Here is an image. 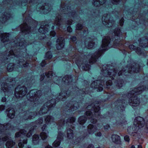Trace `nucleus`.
Segmentation results:
<instances>
[{
    "label": "nucleus",
    "mask_w": 148,
    "mask_h": 148,
    "mask_svg": "<svg viewBox=\"0 0 148 148\" xmlns=\"http://www.w3.org/2000/svg\"><path fill=\"white\" fill-rule=\"evenodd\" d=\"M9 34L6 33H1L0 38L1 41L3 42H9L10 45H11V49L10 51H5L3 54L0 56V62L6 63L14 58L16 60L17 62L15 65L12 63L9 64L7 67V70L11 72L13 70L19 71V68L21 69L23 67H27L29 63L27 62L28 57H30L28 54H26V49L25 47L27 45L31 44L32 43L26 42L24 43L23 39H16L13 42H9Z\"/></svg>",
    "instance_id": "1"
},
{
    "label": "nucleus",
    "mask_w": 148,
    "mask_h": 148,
    "mask_svg": "<svg viewBox=\"0 0 148 148\" xmlns=\"http://www.w3.org/2000/svg\"><path fill=\"white\" fill-rule=\"evenodd\" d=\"M132 63L131 60L128 61L129 64H127L126 67H125L123 69L119 68V72L117 73L118 69L115 68L113 65L110 64L103 65L101 70V74L106 77L109 76L112 79H114L118 76L121 75H125L127 76L129 75V74H132L134 73H137L140 71V66L138 64L135 63Z\"/></svg>",
    "instance_id": "2"
},
{
    "label": "nucleus",
    "mask_w": 148,
    "mask_h": 148,
    "mask_svg": "<svg viewBox=\"0 0 148 148\" xmlns=\"http://www.w3.org/2000/svg\"><path fill=\"white\" fill-rule=\"evenodd\" d=\"M68 7L69 6L68 5H65L63 3H61L60 9L61 12V15L58 16H57L53 24L51 22H49L48 23V24L47 25L45 22H42L40 27L39 29V32L42 34H45L47 32H48L49 28V26H51V24L52 25V29H54V26L56 25L57 26L56 28H58L60 30L62 31L63 29V30H64L66 28H63L62 27H64V25L65 24H62L63 20L61 18V17L63 16L70 17L71 16L74 17L75 16H76V12H73L70 8L69 9ZM69 8H70V7Z\"/></svg>",
    "instance_id": "3"
},
{
    "label": "nucleus",
    "mask_w": 148,
    "mask_h": 148,
    "mask_svg": "<svg viewBox=\"0 0 148 148\" xmlns=\"http://www.w3.org/2000/svg\"><path fill=\"white\" fill-rule=\"evenodd\" d=\"M121 34L120 29L116 28L114 31V37L112 38V41L110 37H105L103 39L102 44L101 47L98 51L95 52L91 56L90 59L88 60L89 61V63L92 64L95 62L98 58L99 57L104 51L112 47V44L113 46L114 47H120L121 45L120 41Z\"/></svg>",
    "instance_id": "4"
},
{
    "label": "nucleus",
    "mask_w": 148,
    "mask_h": 148,
    "mask_svg": "<svg viewBox=\"0 0 148 148\" xmlns=\"http://www.w3.org/2000/svg\"><path fill=\"white\" fill-rule=\"evenodd\" d=\"M88 89V87L86 88V89L82 88L79 90L77 87H76L74 88H73L71 92L69 90L66 91H64L63 92L61 91L57 97H55L51 100L45 103L40 109L38 113L40 115H41L47 113L48 110L51 109L53 107L55 106L57 100L64 101L67 97L69 96L72 93H74H74L76 92L77 95L79 93L80 95L83 96L84 94H88V91L87 90ZM53 96L52 97L53 98Z\"/></svg>",
    "instance_id": "5"
},
{
    "label": "nucleus",
    "mask_w": 148,
    "mask_h": 148,
    "mask_svg": "<svg viewBox=\"0 0 148 148\" xmlns=\"http://www.w3.org/2000/svg\"><path fill=\"white\" fill-rule=\"evenodd\" d=\"M146 87L143 86L138 87L131 90L127 96L130 98L128 103L132 107H136L139 105L140 103V99L135 95L141 93L145 89Z\"/></svg>",
    "instance_id": "6"
},
{
    "label": "nucleus",
    "mask_w": 148,
    "mask_h": 148,
    "mask_svg": "<svg viewBox=\"0 0 148 148\" xmlns=\"http://www.w3.org/2000/svg\"><path fill=\"white\" fill-rule=\"evenodd\" d=\"M87 108L88 110L86 112V115L90 119V122L91 123H95L97 120L94 118L92 113H94L95 118H97L100 116V107L99 105H95L94 103L88 106Z\"/></svg>",
    "instance_id": "7"
},
{
    "label": "nucleus",
    "mask_w": 148,
    "mask_h": 148,
    "mask_svg": "<svg viewBox=\"0 0 148 148\" xmlns=\"http://www.w3.org/2000/svg\"><path fill=\"white\" fill-rule=\"evenodd\" d=\"M28 12H26L23 14V17L25 19L24 23L20 25L21 30L22 34H26L30 32L31 28H30L28 25L31 24V21H34L29 16V14L27 15Z\"/></svg>",
    "instance_id": "8"
},
{
    "label": "nucleus",
    "mask_w": 148,
    "mask_h": 148,
    "mask_svg": "<svg viewBox=\"0 0 148 148\" xmlns=\"http://www.w3.org/2000/svg\"><path fill=\"white\" fill-rule=\"evenodd\" d=\"M145 124V121L143 118L140 116L136 117L134 119L133 126L129 127L127 129V131L130 134H132L134 133H135V131L143 127Z\"/></svg>",
    "instance_id": "9"
},
{
    "label": "nucleus",
    "mask_w": 148,
    "mask_h": 148,
    "mask_svg": "<svg viewBox=\"0 0 148 148\" xmlns=\"http://www.w3.org/2000/svg\"><path fill=\"white\" fill-rule=\"evenodd\" d=\"M41 95V91L33 90H31L29 93L27 94V97L29 101L33 102L32 104L34 106V104L40 103L39 99Z\"/></svg>",
    "instance_id": "10"
},
{
    "label": "nucleus",
    "mask_w": 148,
    "mask_h": 148,
    "mask_svg": "<svg viewBox=\"0 0 148 148\" xmlns=\"http://www.w3.org/2000/svg\"><path fill=\"white\" fill-rule=\"evenodd\" d=\"M73 59V62H75V63L79 68L81 65L82 66V69L85 71L88 70L90 67V65L88 64V62H86L85 59H84L82 61L81 60L80 57L78 55H75L72 57L71 58Z\"/></svg>",
    "instance_id": "11"
},
{
    "label": "nucleus",
    "mask_w": 148,
    "mask_h": 148,
    "mask_svg": "<svg viewBox=\"0 0 148 148\" xmlns=\"http://www.w3.org/2000/svg\"><path fill=\"white\" fill-rule=\"evenodd\" d=\"M65 110L70 112L76 110L79 107L78 102L75 101H70L66 102L64 105Z\"/></svg>",
    "instance_id": "12"
},
{
    "label": "nucleus",
    "mask_w": 148,
    "mask_h": 148,
    "mask_svg": "<svg viewBox=\"0 0 148 148\" xmlns=\"http://www.w3.org/2000/svg\"><path fill=\"white\" fill-rule=\"evenodd\" d=\"M10 84L8 85L9 83L6 84L4 83L1 84V92L3 91L5 95L8 96L10 95L11 94V88L13 87V81L12 80L11 81V79H8Z\"/></svg>",
    "instance_id": "13"
},
{
    "label": "nucleus",
    "mask_w": 148,
    "mask_h": 148,
    "mask_svg": "<svg viewBox=\"0 0 148 148\" xmlns=\"http://www.w3.org/2000/svg\"><path fill=\"white\" fill-rule=\"evenodd\" d=\"M27 92V89L25 86H18L15 90V96L17 99L21 98L25 96Z\"/></svg>",
    "instance_id": "14"
},
{
    "label": "nucleus",
    "mask_w": 148,
    "mask_h": 148,
    "mask_svg": "<svg viewBox=\"0 0 148 148\" xmlns=\"http://www.w3.org/2000/svg\"><path fill=\"white\" fill-rule=\"evenodd\" d=\"M87 132L88 134L84 133L83 136L81 138L79 137L77 139V142H80L82 141L84 138H87L89 137V134H92L97 130V127L92 124H90L88 126Z\"/></svg>",
    "instance_id": "15"
},
{
    "label": "nucleus",
    "mask_w": 148,
    "mask_h": 148,
    "mask_svg": "<svg viewBox=\"0 0 148 148\" xmlns=\"http://www.w3.org/2000/svg\"><path fill=\"white\" fill-rule=\"evenodd\" d=\"M102 21L103 23L107 27L112 26L114 23L113 18L110 14H104L102 17Z\"/></svg>",
    "instance_id": "16"
},
{
    "label": "nucleus",
    "mask_w": 148,
    "mask_h": 148,
    "mask_svg": "<svg viewBox=\"0 0 148 148\" xmlns=\"http://www.w3.org/2000/svg\"><path fill=\"white\" fill-rule=\"evenodd\" d=\"M127 102L125 100V99L118 100L114 103L116 109L122 112L125 110L124 106L127 104Z\"/></svg>",
    "instance_id": "17"
},
{
    "label": "nucleus",
    "mask_w": 148,
    "mask_h": 148,
    "mask_svg": "<svg viewBox=\"0 0 148 148\" xmlns=\"http://www.w3.org/2000/svg\"><path fill=\"white\" fill-rule=\"evenodd\" d=\"M104 84V82L103 80L101 81L99 80H96L93 82L91 84V87L92 88L97 89V91H101L103 90V85Z\"/></svg>",
    "instance_id": "18"
},
{
    "label": "nucleus",
    "mask_w": 148,
    "mask_h": 148,
    "mask_svg": "<svg viewBox=\"0 0 148 148\" xmlns=\"http://www.w3.org/2000/svg\"><path fill=\"white\" fill-rule=\"evenodd\" d=\"M4 12L3 14L1 12H0V25L1 26L2 25L7 21L10 19L11 17V14L9 12Z\"/></svg>",
    "instance_id": "19"
},
{
    "label": "nucleus",
    "mask_w": 148,
    "mask_h": 148,
    "mask_svg": "<svg viewBox=\"0 0 148 148\" xmlns=\"http://www.w3.org/2000/svg\"><path fill=\"white\" fill-rule=\"evenodd\" d=\"M46 75L47 77L53 78L52 79L54 83L57 84H59V82L61 78L57 77L55 73L52 71H50L46 73Z\"/></svg>",
    "instance_id": "20"
},
{
    "label": "nucleus",
    "mask_w": 148,
    "mask_h": 148,
    "mask_svg": "<svg viewBox=\"0 0 148 148\" xmlns=\"http://www.w3.org/2000/svg\"><path fill=\"white\" fill-rule=\"evenodd\" d=\"M32 130H30L29 132L27 134V135H25V134L26 133V131L24 129L22 130H20L19 132H17L15 134V137L17 138L20 136L23 137H25L26 136L27 137H29L32 135Z\"/></svg>",
    "instance_id": "21"
},
{
    "label": "nucleus",
    "mask_w": 148,
    "mask_h": 148,
    "mask_svg": "<svg viewBox=\"0 0 148 148\" xmlns=\"http://www.w3.org/2000/svg\"><path fill=\"white\" fill-rule=\"evenodd\" d=\"M63 134L61 132H59L57 139L55 140L53 144L54 147H56L58 146L60 143L61 141L63 139Z\"/></svg>",
    "instance_id": "22"
},
{
    "label": "nucleus",
    "mask_w": 148,
    "mask_h": 148,
    "mask_svg": "<svg viewBox=\"0 0 148 148\" xmlns=\"http://www.w3.org/2000/svg\"><path fill=\"white\" fill-rule=\"evenodd\" d=\"M37 115L36 113L30 112L29 111H27L24 112L23 118L25 120L31 119L34 118Z\"/></svg>",
    "instance_id": "23"
},
{
    "label": "nucleus",
    "mask_w": 148,
    "mask_h": 148,
    "mask_svg": "<svg viewBox=\"0 0 148 148\" xmlns=\"http://www.w3.org/2000/svg\"><path fill=\"white\" fill-rule=\"evenodd\" d=\"M64 39L63 37H59L56 41V47L57 49H62L64 45Z\"/></svg>",
    "instance_id": "24"
},
{
    "label": "nucleus",
    "mask_w": 148,
    "mask_h": 148,
    "mask_svg": "<svg viewBox=\"0 0 148 148\" xmlns=\"http://www.w3.org/2000/svg\"><path fill=\"white\" fill-rule=\"evenodd\" d=\"M13 130V127L10 123L0 124V134H4V132L7 130Z\"/></svg>",
    "instance_id": "25"
},
{
    "label": "nucleus",
    "mask_w": 148,
    "mask_h": 148,
    "mask_svg": "<svg viewBox=\"0 0 148 148\" xmlns=\"http://www.w3.org/2000/svg\"><path fill=\"white\" fill-rule=\"evenodd\" d=\"M139 45L143 47H148V39L145 37H143L138 40Z\"/></svg>",
    "instance_id": "26"
},
{
    "label": "nucleus",
    "mask_w": 148,
    "mask_h": 148,
    "mask_svg": "<svg viewBox=\"0 0 148 148\" xmlns=\"http://www.w3.org/2000/svg\"><path fill=\"white\" fill-rule=\"evenodd\" d=\"M51 9V7L50 4L48 3H45L44 6L43 5L40 8V10L42 11L43 13L44 14L48 13Z\"/></svg>",
    "instance_id": "27"
},
{
    "label": "nucleus",
    "mask_w": 148,
    "mask_h": 148,
    "mask_svg": "<svg viewBox=\"0 0 148 148\" xmlns=\"http://www.w3.org/2000/svg\"><path fill=\"white\" fill-rule=\"evenodd\" d=\"M46 127V125L44 124L41 128L42 132L40 134V136L43 140L46 139L48 136V132L47 130H45Z\"/></svg>",
    "instance_id": "28"
},
{
    "label": "nucleus",
    "mask_w": 148,
    "mask_h": 148,
    "mask_svg": "<svg viewBox=\"0 0 148 148\" xmlns=\"http://www.w3.org/2000/svg\"><path fill=\"white\" fill-rule=\"evenodd\" d=\"M111 139L113 142L116 144H119L121 143L120 137L116 134H113L112 135Z\"/></svg>",
    "instance_id": "29"
},
{
    "label": "nucleus",
    "mask_w": 148,
    "mask_h": 148,
    "mask_svg": "<svg viewBox=\"0 0 148 148\" xmlns=\"http://www.w3.org/2000/svg\"><path fill=\"white\" fill-rule=\"evenodd\" d=\"M91 40L90 38L86 39L85 42V44L86 46L88 49L92 48L94 46V43L93 41Z\"/></svg>",
    "instance_id": "30"
},
{
    "label": "nucleus",
    "mask_w": 148,
    "mask_h": 148,
    "mask_svg": "<svg viewBox=\"0 0 148 148\" xmlns=\"http://www.w3.org/2000/svg\"><path fill=\"white\" fill-rule=\"evenodd\" d=\"M7 116L10 119L14 118L15 116V112L13 108H8L6 110Z\"/></svg>",
    "instance_id": "31"
},
{
    "label": "nucleus",
    "mask_w": 148,
    "mask_h": 148,
    "mask_svg": "<svg viewBox=\"0 0 148 148\" xmlns=\"http://www.w3.org/2000/svg\"><path fill=\"white\" fill-rule=\"evenodd\" d=\"M72 80L71 76L66 75L62 79V82L65 84H69Z\"/></svg>",
    "instance_id": "32"
},
{
    "label": "nucleus",
    "mask_w": 148,
    "mask_h": 148,
    "mask_svg": "<svg viewBox=\"0 0 148 148\" xmlns=\"http://www.w3.org/2000/svg\"><path fill=\"white\" fill-rule=\"evenodd\" d=\"M106 1V0H93L92 3L95 6L97 7L103 4Z\"/></svg>",
    "instance_id": "33"
},
{
    "label": "nucleus",
    "mask_w": 148,
    "mask_h": 148,
    "mask_svg": "<svg viewBox=\"0 0 148 148\" xmlns=\"http://www.w3.org/2000/svg\"><path fill=\"white\" fill-rule=\"evenodd\" d=\"M129 48L131 50H135L137 54L139 55L142 53V52L139 48H137L136 49V46L134 45H129Z\"/></svg>",
    "instance_id": "34"
},
{
    "label": "nucleus",
    "mask_w": 148,
    "mask_h": 148,
    "mask_svg": "<svg viewBox=\"0 0 148 148\" xmlns=\"http://www.w3.org/2000/svg\"><path fill=\"white\" fill-rule=\"evenodd\" d=\"M75 120V118L73 117H71L67 120L66 121V123L68 125L70 124V125H71L70 127H71L72 129H73L74 127V126H73L74 125L73 123H74Z\"/></svg>",
    "instance_id": "35"
},
{
    "label": "nucleus",
    "mask_w": 148,
    "mask_h": 148,
    "mask_svg": "<svg viewBox=\"0 0 148 148\" xmlns=\"http://www.w3.org/2000/svg\"><path fill=\"white\" fill-rule=\"evenodd\" d=\"M32 143L35 145L38 144L39 142V136L38 135L35 134L33 136Z\"/></svg>",
    "instance_id": "36"
},
{
    "label": "nucleus",
    "mask_w": 148,
    "mask_h": 148,
    "mask_svg": "<svg viewBox=\"0 0 148 148\" xmlns=\"http://www.w3.org/2000/svg\"><path fill=\"white\" fill-rule=\"evenodd\" d=\"M67 137L69 139H72L73 138V131L70 128L67 129Z\"/></svg>",
    "instance_id": "37"
},
{
    "label": "nucleus",
    "mask_w": 148,
    "mask_h": 148,
    "mask_svg": "<svg viewBox=\"0 0 148 148\" xmlns=\"http://www.w3.org/2000/svg\"><path fill=\"white\" fill-rule=\"evenodd\" d=\"M64 116H62V118L59 119V120L58 121V129H60V127H62L65 124V121H64Z\"/></svg>",
    "instance_id": "38"
},
{
    "label": "nucleus",
    "mask_w": 148,
    "mask_h": 148,
    "mask_svg": "<svg viewBox=\"0 0 148 148\" xmlns=\"http://www.w3.org/2000/svg\"><path fill=\"white\" fill-rule=\"evenodd\" d=\"M86 121V118L85 116H80L78 119V122L81 125H83Z\"/></svg>",
    "instance_id": "39"
},
{
    "label": "nucleus",
    "mask_w": 148,
    "mask_h": 148,
    "mask_svg": "<svg viewBox=\"0 0 148 148\" xmlns=\"http://www.w3.org/2000/svg\"><path fill=\"white\" fill-rule=\"evenodd\" d=\"M15 145V143L11 140H9L6 142V146L7 148H10Z\"/></svg>",
    "instance_id": "40"
},
{
    "label": "nucleus",
    "mask_w": 148,
    "mask_h": 148,
    "mask_svg": "<svg viewBox=\"0 0 148 148\" xmlns=\"http://www.w3.org/2000/svg\"><path fill=\"white\" fill-rule=\"evenodd\" d=\"M43 121V119L42 118H39L38 120H37L36 122H33L32 123V125H34V128L35 127H36V125H35V124H36L37 125H39L41 124Z\"/></svg>",
    "instance_id": "41"
},
{
    "label": "nucleus",
    "mask_w": 148,
    "mask_h": 148,
    "mask_svg": "<svg viewBox=\"0 0 148 148\" xmlns=\"http://www.w3.org/2000/svg\"><path fill=\"white\" fill-rule=\"evenodd\" d=\"M54 118L52 116H48L45 119V121L47 123H51V122H52L54 121Z\"/></svg>",
    "instance_id": "42"
},
{
    "label": "nucleus",
    "mask_w": 148,
    "mask_h": 148,
    "mask_svg": "<svg viewBox=\"0 0 148 148\" xmlns=\"http://www.w3.org/2000/svg\"><path fill=\"white\" fill-rule=\"evenodd\" d=\"M124 83V82L122 79H118L115 82V84L116 86L119 87H121L123 86V84Z\"/></svg>",
    "instance_id": "43"
},
{
    "label": "nucleus",
    "mask_w": 148,
    "mask_h": 148,
    "mask_svg": "<svg viewBox=\"0 0 148 148\" xmlns=\"http://www.w3.org/2000/svg\"><path fill=\"white\" fill-rule=\"evenodd\" d=\"M27 139H24L23 141V142H19L18 143V146L19 147H24V145L27 144Z\"/></svg>",
    "instance_id": "44"
},
{
    "label": "nucleus",
    "mask_w": 148,
    "mask_h": 148,
    "mask_svg": "<svg viewBox=\"0 0 148 148\" xmlns=\"http://www.w3.org/2000/svg\"><path fill=\"white\" fill-rule=\"evenodd\" d=\"M52 54L50 51L47 52L45 55L46 58L47 59H50L52 57Z\"/></svg>",
    "instance_id": "45"
},
{
    "label": "nucleus",
    "mask_w": 148,
    "mask_h": 148,
    "mask_svg": "<svg viewBox=\"0 0 148 148\" xmlns=\"http://www.w3.org/2000/svg\"><path fill=\"white\" fill-rule=\"evenodd\" d=\"M112 84V81L110 80H109L108 81H107L106 82V85L107 86V87L108 88V86H111Z\"/></svg>",
    "instance_id": "46"
},
{
    "label": "nucleus",
    "mask_w": 148,
    "mask_h": 148,
    "mask_svg": "<svg viewBox=\"0 0 148 148\" xmlns=\"http://www.w3.org/2000/svg\"><path fill=\"white\" fill-rule=\"evenodd\" d=\"M29 2V3H32V1L30 0H29V1H27L26 0H23L21 1V4L22 5L23 4V3H25L24 5H27L26 3H27Z\"/></svg>",
    "instance_id": "47"
},
{
    "label": "nucleus",
    "mask_w": 148,
    "mask_h": 148,
    "mask_svg": "<svg viewBox=\"0 0 148 148\" xmlns=\"http://www.w3.org/2000/svg\"><path fill=\"white\" fill-rule=\"evenodd\" d=\"M8 139V137L6 136L2 138L1 140V138H0V143L2 141L3 143L4 141H6Z\"/></svg>",
    "instance_id": "48"
},
{
    "label": "nucleus",
    "mask_w": 148,
    "mask_h": 148,
    "mask_svg": "<svg viewBox=\"0 0 148 148\" xmlns=\"http://www.w3.org/2000/svg\"><path fill=\"white\" fill-rule=\"evenodd\" d=\"M82 25L80 24H78L76 26V28L77 30H81L82 29Z\"/></svg>",
    "instance_id": "49"
},
{
    "label": "nucleus",
    "mask_w": 148,
    "mask_h": 148,
    "mask_svg": "<svg viewBox=\"0 0 148 148\" xmlns=\"http://www.w3.org/2000/svg\"><path fill=\"white\" fill-rule=\"evenodd\" d=\"M124 139L125 140L128 142L130 141V138L129 136L127 135H126L124 136Z\"/></svg>",
    "instance_id": "50"
},
{
    "label": "nucleus",
    "mask_w": 148,
    "mask_h": 148,
    "mask_svg": "<svg viewBox=\"0 0 148 148\" xmlns=\"http://www.w3.org/2000/svg\"><path fill=\"white\" fill-rule=\"evenodd\" d=\"M120 0H112V3L113 4H117L119 3Z\"/></svg>",
    "instance_id": "51"
},
{
    "label": "nucleus",
    "mask_w": 148,
    "mask_h": 148,
    "mask_svg": "<svg viewBox=\"0 0 148 148\" xmlns=\"http://www.w3.org/2000/svg\"><path fill=\"white\" fill-rule=\"evenodd\" d=\"M124 21V19L123 18H122L120 21V25L121 26H122L123 25Z\"/></svg>",
    "instance_id": "52"
},
{
    "label": "nucleus",
    "mask_w": 148,
    "mask_h": 148,
    "mask_svg": "<svg viewBox=\"0 0 148 148\" xmlns=\"http://www.w3.org/2000/svg\"><path fill=\"white\" fill-rule=\"evenodd\" d=\"M5 106L3 105H1L0 106V110L2 111L5 110Z\"/></svg>",
    "instance_id": "53"
},
{
    "label": "nucleus",
    "mask_w": 148,
    "mask_h": 148,
    "mask_svg": "<svg viewBox=\"0 0 148 148\" xmlns=\"http://www.w3.org/2000/svg\"><path fill=\"white\" fill-rule=\"evenodd\" d=\"M50 34L51 36L53 37L55 36L56 33L54 31H52L50 32Z\"/></svg>",
    "instance_id": "54"
},
{
    "label": "nucleus",
    "mask_w": 148,
    "mask_h": 148,
    "mask_svg": "<svg viewBox=\"0 0 148 148\" xmlns=\"http://www.w3.org/2000/svg\"><path fill=\"white\" fill-rule=\"evenodd\" d=\"M46 64V61L45 60H43L42 61V62L41 63V65L42 67H43Z\"/></svg>",
    "instance_id": "55"
},
{
    "label": "nucleus",
    "mask_w": 148,
    "mask_h": 148,
    "mask_svg": "<svg viewBox=\"0 0 148 148\" xmlns=\"http://www.w3.org/2000/svg\"><path fill=\"white\" fill-rule=\"evenodd\" d=\"M71 40L73 42H75L76 40V38L75 36H73L71 38Z\"/></svg>",
    "instance_id": "56"
},
{
    "label": "nucleus",
    "mask_w": 148,
    "mask_h": 148,
    "mask_svg": "<svg viewBox=\"0 0 148 148\" xmlns=\"http://www.w3.org/2000/svg\"><path fill=\"white\" fill-rule=\"evenodd\" d=\"M67 29V31L69 32H71L72 31V29L71 28L70 26L68 27Z\"/></svg>",
    "instance_id": "57"
},
{
    "label": "nucleus",
    "mask_w": 148,
    "mask_h": 148,
    "mask_svg": "<svg viewBox=\"0 0 148 148\" xmlns=\"http://www.w3.org/2000/svg\"><path fill=\"white\" fill-rule=\"evenodd\" d=\"M95 135L97 136L100 137L101 136L102 134L101 132H99L96 133Z\"/></svg>",
    "instance_id": "58"
},
{
    "label": "nucleus",
    "mask_w": 148,
    "mask_h": 148,
    "mask_svg": "<svg viewBox=\"0 0 148 148\" xmlns=\"http://www.w3.org/2000/svg\"><path fill=\"white\" fill-rule=\"evenodd\" d=\"M110 127V126L108 125H106L104 126V129L105 130H108Z\"/></svg>",
    "instance_id": "59"
},
{
    "label": "nucleus",
    "mask_w": 148,
    "mask_h": 148,
    "mask_svg": "<svg viewBox=\"0 0 148 148\" xmlns=\"http://www.w3.org/2000/svg\"><path fill=\"white\" fill-rule=\"evenodd\" d=\"M51 42H50V41H49L47 42V45L48 47V48L49 49H50V47H50L51 45Z\"/></svg>",
    "instance_id": "60"
},
{
    "label": "nucleus",
    "mask_w": 148,
    "mask_h": 148,
    "mask_svg": "<svg viewBox=\"0 0 148 148\" xmlns=\"http://www.w3.org/2000/svg\"><path fill=\"white\" fill-rule=\"evenodd\" d=\"M44 76H45L44 75V74H43V75H41L40 77V81H41L42 80H43L44 79Z\"/></svg>",
    "instance_id": "61"
},
{
    "label": "nucleus",
    "mask_w": 148,
    "mask_h": 148,
    "mask_svg": "<svg viewBox=\"0 0 148 148\" xmlns=\"http://www.w3.org/2000/svg\"><path fill=\"white\" fill-rule=\"evenodd\" d=\"M72 23V20H69L68 21L67 24L68 25H71Z\"/></svg>",
    "instance_id": "62"
},
{
    "label": "nucleus",
    "mask_w": 148,
    "mask_h": 148,
    "mask_svg": "<svg viewBox=\"0 0 148 148\" xmlns=\"http://www.w3.org/2000/svg\"><path fill=\"white\" fill-rule=\"evenodd\" d=\"M6 101V99L5 97H3L2 98L1 101L2 102H5Z\"/></svg>",
    "instance_id": "63"
},
{
    "label": "nucleus",
    "mask_w": 148,
    "mask_h": 148,
    "mask_svg": "<svg viewBox=\"0 0 148 148\" xmlns=\"http://www.w3.org/2000/svg\"><path fill=\"white\" fill-rule=\"evenodd\" d=\"M83 33H84V34H88V30L87 29H86V30H85L83 32Z\"/></svg>",
    "instance_id": "64"
}]
</instances>
